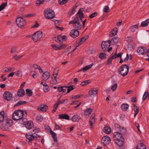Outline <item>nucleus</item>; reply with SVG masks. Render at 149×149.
<instances>
[{"label":"nucleus","instance_id":"obj_1","mask_svg":"<svg viewBox=\"0 0 149 149\" xmlns=\"http://www.w3.org/2000/svg\"><path fill=\"white\" fill-rule=\"evenodd\" d=\"M4 113L3 111L0 113V128L3 130L10 131L11 127L13 124V121L4 116Z\"/></svg>","mask_w":149,"mask_h":149},{"label":"nucleus","instance_id":"obj_2","mask_svg":"<svg viewBox=\"0 0 149 149\" xmlns=\"http://www.w3.org/2000/svg\"><path fill=\"white\" fill-rule=\"evenodd\" d=\"M27 113L20 110H15L12 116L13 119L15 120H18L22 118L23 116H26Z\"/></svg>","mask_w":149,"mask_h":149},{"label":"nucleus","instance_id":"obj_3","mask_svg":"<svg viewBox=\"0 0 149 149\" xmlns=\"http://www.w3.org/2000/svg\"><path fill=\"white\" fill-rule=\"evenodd\" d=\"M129 67L127 65L124 64L120 66L118 70V72L123 76L127 75L129 72Z\"/></svg>","mask_w":149,"mask_h":149},{"label":"nucleus","instance_id":"obj_4","mask_svg":"<svg viewBox=\"0 0 149 149\" xmlns=\"http://www.w3.org/2000/svg\"><path fill=\"white\" fill-rule=\"evenodd\" d=\"M79 19L77 16L75 17L73 20L70 21L69 24H72L73 26L76 29L78 30L81 28V25L79 22Z\"/></svg>","mask_w":149,"mask_h":149},{"label":"nucleus","instance_id":"obj_5","mask_svg":"<svg viewBox=\"0 0 149 149\" xmlns=\"http://www.w3.org/2000/svg\"><path fill=\"white\" fill-rule=\"evenodd\" d=\"M45 17L48 19H52L54 18L55 16L54 11L52 10L46 9L44 10Z\"/></svg>","mask_w":149,"mask_h":149},{"label":"nucleus","instance_id":"obj_6","mask_svg":"<svg viewBox=\"0 0 149 149\" xmlns=\"http://www.w3.org/2000/svg\"><path fill=\"white\" fill-rule=\"evenodd\" d=\"M16 22L17 25L19 27H22L25 26L26 24L25 20L22 17L17 18L16 19Z\"/></svg>","mask_w":149,"mask_h":149},{"label":"nucleus","instance_id":"obj_7","mask_svg":"<svg viewBox=\"0 0 149 149\" xmlns=\"http://www.w3.org/2000/svg\"><path fill=\"white\" fill-rule=\"evenodd\" d=\"M42 32L39 31L36 32L32 35V38L33 41L36 42L42 37Z\"/></svg>","mask_w":149,"mask_h":149},{"label":"nucleus","instance_id":"obj_8","mask_svg":"<svg viewBox=\"0 0 149 149\" xmlns=\"http://www.w3.org/2000/svg\"><path fill=\"white\" fill-rule=\"evenodd\" d=\"M111 42V41L110 40L107 41H103L102 42L101 47L104 52H105L107 49L110 46Z\"/></svg>","mask_w":149,"mask_h":149},{"label":"nucleus","instance_id":"obj_9","mask_svg":"<svg viewBox=\"0 0 149 149\" xmlns=\"http://www.w3.org/2000/svg\"><path fill=\"white\" fill-rule=\"evenodd\" d=\"M34 134H26V136L27 139L28 140V141L29 144L30 145H32V141L34 140L35 137H37V136L33 135Z\"/></svg>","mask_w":149,"mask_h":149},{"label":"nucleus","instance_id":"obj_10","mask_svg":"<svg viewBox=\"0 0 149 149\" xmlns=\"http://www.w3.org/2000/svg\"><path fill=\"white\" fill-rule=\"evenodd\" d=\"M102 143L105 145L109 144L111 141L110 138L107 136H103L102 139Z\"/></svg>","mask_w":149,"mask_h":149},{"label":"nucleus","instance_id":"obj_11","mask_svg":"<svg viewBox=\"0 0 149 149\" xmlns=\"http://www.w3.org/2000/svg\"><path fill=\"white\" fill-rule=\"evenodd\" d=\"M50 76V73L48 71H46L42 74L41 79L45 81L47 80Z\"/></svg>","mask_w":149,"mask_h":149},{"label":"nucleus","instance_id":"obj_12","mask_svg":"<svg viewBox=\"0 0 149 149\" xmlns=\"http://www.w3.org/2000/svg\"><path fill=\"white\" fill-rule=\"evenodd\" d=\"M79 31L76 29H72L70 33V36L73 38H76L79 36Z\"/></svg>","mask_w":149,"mask_h":149},{"label":"nucleus","instance_id":"obj_13","mask_svg":"<svg viewBox=\"0 0 149 149\" xmlns=\"http://www.w3.org/2000/svg\"><path fill=\"white\" fill-rule=\"evenodd\" d=\"M12 96V93L6 91L3 95L4 98L7 100H10Z\"/></svg>","mask_w":149,"mask_h":149},{"label":"nucleus","instance_id":"obj_14","mask_svg":"<svg viewBox=\"0 0 149 149\" xmlns=\"http://www.w3.org/2000/svg\"><path fill=\"white\" fill-rule=\"evenodd\" d=\"M114 139L115 140L120 139H123L122 135L119 132H117L113 134Z\"/></svg>","mask_w":149,"mask_h":149},{"label":"nucleus","instance_id":"obj_15","mask_svg":"<svg viewBox=\"0 0 149 149\" xmlns=\"http://www.w3.org/2000/svg\"><path fill=\"white\" fill-rule=\"evenodd\" d=\"M95 116V114L94 113H93L91 115L90 118L89 123L91 126V128L92 127L93 124L95 122V119L94 118Z\"/></svg>","mask_w":149,"mask_h":149},{"label":"nucleus","instance_id":"obj_16","mask_svg":"<svg viewBox=\"0 0 149 149\" xmlns=\"http://www.w3.org/2000/svg\"><path fill=\"white\" fill-rule=\"evenodd\" d=\"M48 108V107L47 105H42L38 107V110L39 111L45 112Z\"/></svg>","mask_w":149,"mask_h":149},{"label":"nucleus","instance_id":"obj_17","mask_svg":"<svg viewBox=\"0 0 149 149\" xmlns=\"http://www.w3.org/2000/svg\"><path fill=\"white\" fill-rule=\"evenodd\" d=\"M98 90L95 88L92 89L89 92V95L90 96L96 95L98 93Z\"/></svg>","mask_w":149,"mask_h":149},{"label":"nucleus","instance_id":"obj_18","mask_svg":"<svg viewBox=\"0 0 149 149\" xmlns=\"http://www.w3.org/2000/svg\"><path fill=\"white\" fill-rule=\"evenodd\" d=\"M59 118L60 119H65L68 120L69 118V116L66 114H59L58 115Z\"/></svg>","mask_w":149,"mask_h":149},{"label":"nucleus","instance_id":"obj_19","mask_svg":"<svg viewBox=\"0 0 149 149\" xmlns=\"http://www.w3.org/2000/svg\"><path fill=\"white\" fill-rule=\"evenodd\" d=\"M83 10L84 9L83 8H80L79 9L78 13L77 14V15H79V17L81 20H82V19L84 17L83 13H82Z\"/></svg>","mask_w":149,"mask_h":149},{"label":"nucleus","instance_id":"obj_20","mask_svg":"<svg viewBox=\"0 0 149 149\" xmlns=\"http://www.w3.org/2000/svg\"><path fill=\"white\" fill-rule=\"evenodd\" d=\"M57 81L56 79V76H55L54 77L52 78V79L50 82V86L52 87L54 85L56 84Z\"/></svg>","mask_w":149,"mask_h":149},{"label":"nucleus","instance_id":"obj_21","mask_svg":"<svg viewBox=\"0 0 149 149\" xmlns=\"http://www.w3.org/2000/svg\"><path fill=\"white\" fill-rule=\"evenodd\" d=\"M49 129L50 130V132L51 134V135L52 137L53 138L54 141L55 142H57V139L56 137V133L54 132L52 130L51 128H50L49 127Z\"/></svg>","mask_w":149,"mask_h":149},{"label":"nucleus","instance_id":"obj_22","mask_svg":"<svg viewBox=\"0 0 149 149\" xmlns=\"http://www.w3.org/2000/svg\"><path fill=\"white\" fill-rule=\"evenodd\" d=\"M115 143L119 147L122 146H123L124 143V139H120L115 140Z\"/></svg>","mask_w":149,"mask_h":149},{"label":"nucleus","instance_id":"obj_23","mask_svg":"<svg viewBox=\"0 0 149 149\" xmlns=\"http://www.w3.org/2000/svg\"><path fill=\"white\" fill-rule=\"evenodd\" d=\"M80 118V116L79 115L76 114L72 117V120L73 122H78Z\"/></svg>","mask_w":149,"mask_h":149},{"label":"nucleus","instance_id":"obj_24","mask_svg":"<svg viewBox=\"0 0 149 149\" xmlns=\"http://www.w3.org/2000/svg\"><path fill=\"white\" fill-rule=\"evenodd\" d=\"M26 127L28 129H31L33 126V124L31 121L27 122L25 124Z\"/></svg>","mask_w":149,"mask_h":149},{"label":"nucleus","instance_id":"obj_25","mask_svg":"<svg viewBox=\"0 0 149 149\" xmlns=\"http://www.w3.org/2000/svg\"><path fill=\"white\" fill-rule=\"evenodd\" d=\"M118 29L115 27L113 29L110 33L109 36L110 37H113L116 35L117 33Z\"/></svg>","mask_w":149,"mask_h":149},{"label":"nucleus","instance_id":"obj_26","mask_svg":"<svg viewBox=\"0 0 149 149\" xmlns=\"http://www.w3.org/2000/svg\"><path fill=\"white\" fill-rule=\"evenodd\" d=\"M146 50L143 47H139L137 50V52L139 54H145Z\"/></svg>","mask_w":149,"mask_h":149},{"label":"nucleus","instance_id":"obj_27","mask_svg":"<svg viewBox=\"0 0 149 149\" xmlns=\"http://www.w3.org/2000/svg\"><path fill=\"white\" fill-rule=\"evenodd\" d=\"M17 93L18 96L19 97H21L23 96L25 94L24 90L22 88L19 89Z\"/></svg>","mask_w":149,"mask_h":149},{"label":"nucleus","instance_id":"obj_28","mask_svg":"<svg viewBox=\"0 0 149 149\" xmlns=\"http://www.w3.org/2000/svg\"><path fill=\"white\" fill-rule=\"evenodd\" d=\"M88 36L86 35L84 36V37H83L81 38V40L77 46H79L80 45L83 43L88 38Z\"/></svg>","mask_w":149,"mask_h":149},{"label":"nucleus","instance_id":"obj_29","mask_svg":"<svg viewBox=\"0 0 149 149\" xmlns=\"http://www.w3.org/2000/svg\"><path fill=\"white\" fill-rule=\"evenodd\" d=\"M93 65V64L92 63L90 65H86L82 69L80 70H79L78 72L81 71L82 70L84 71H86L89 70L90 69Z\"/></svg>","mask_w":149,"mask_h":149},{"label":"nucleus","instance_id":"obj_30","mask_svg":"<svg viewBox=\"0 0 149 149\" xmlns=\"http://www.w3.org/2000/svg\"><path fill=\"white\" fill-rule=\"evenodd\" d=\"M149 22V19H146L145 21L142 22L140 26L142 27H144L147 26Z\"/></svg>","mask_w":149,"mask_h":149},{"label":"nucleus","instance_id":"obj_31","mask_svg":"<svg viewBox=\"0 0 149 149\" xmlns=\"http://www.w3.org/2000/svg\"><path fill=\"white\" fill-rule=\"evenodd\" d=\"M146 146L142 143H140L137 146L136 149H146Z\"/></svg>","mask_w":149,"mask_h":149},{"label":"nucleus","instance_id":"obj_32","mask_svg":"<svg viewBox=\"0 0 149 149\" xmlns=\"http://www.w3.org/2000/svg\"><path fill=\"white\" fill-rule=\"evenodd\" d=\"M93 109L91 108H88L86 110L84 111V115H88L90 114L92 112Z\"/></svg>","mask_w":149,"mask_h":149},{"label":"nucleus","instance_id":"obj_33","mask_svg":"<svg viewBox=\"0 0 149 149\" xmlns=\"http://www.w3.org/2000/svg\"><path fill=\"white\" fill-rule=\"evenodd\" d=\"M103 131L104 133L109 134L111 132V129L109 127L107 126L104 127Z\"/></svg>","mask_w":149,"mask_h":149},{"label":"nucleus","instance_id":"obj_34","mask_svg":"<svg viewBox=\"0 0 149 149\" xmlns=\"http://www.w3.org/2000/svg\"><path fill=\"white\" fill-rule=\"evenodd\" d=\"M129 107V106L127 104H123L121 105V108L122 109L125 111L127 110Z\"/></svg>","mask_w":149,"mask_h":149},{"label":"nucleus","instance_id":"obj_35","mask_svg":"<svg viewBox=\"0 0 149 149\" xmlns=\"http://www.w3.org/2000/svg\"><path fill=\"white\" fill-rule=\"evenodd\" d=\"M119 131L120 132V133L121 134V135H122V136L125 135L127 132L126 129L124 128V127H122V128H120Z\"/></svg>","mask_w":149,"mask_h":149},{"label":"nucleus","instance_id":"obj_36","mask_svg":"<svg viewBox=\"0 0 149 149\" xmlns=\"http://www.w3.org/2000/svg\"><path fill=\"white\" fill-rule=\"evenodd\" d=\"M138 24L132 26L130 28L131 31L132 32H134L135 31L136 29H138Z\"/></svg>","mask_w":149,"mask_h":149},{"label":"nucleus","instance_id":"obj_37","mask_svg":"<svg viewBox=\"0 0 149 149\" xmlns=\"http://www.w3.org/2000/svg\"><path fill=\"white\" fill-rule=\"evenodd\" d=\"M61 40H62V36L61 35H60L58 36L57 37V39L56 40V41L58 43H59L60 44H62L63 43V42L61 41Z\"/></svg>","mask_w":149,"mask_h":149},{"label":"nucleus","instance_id":"obj_38","mask_svg":"<svg viewBox=\"0 0 149 149\" xmlns=\"http://www.w3.org/2000/svg\"><path fill=\"white\" fill-rule=\"evenodd\" d=\"M26 93L28 95V96H31L33 94V92L32 90L29 89H27L26 90Z\"/></svg>","mask_w":149,"mask_h":149},{"label":"nucleus","instance_id":"obj_39","mask_svg":"<svg viewBox=\"0 0 149 149\" xmlns=\"http://www.w3.org/2000/svg\"><path fill=\"white\" fill-rule=\"evenodd\" d=\"M112 40L113 41V43H116L120 42V40L119 38L117 37H115L113 38Z\"/></svg>","mask_w":149,"mask_h":149},{"label":"nucleus","instance_id":"obj_40","mask_svg":"<svg viewBox=\"0 0 149 149\" xmlns=\"http://www.w3.org/2000/svg\"><path fill=\"white\" fill-rule=\"evenodd\" d=\"M7 5V3H3L0 6V11L3 10Z\"/></svg>","mask_w":149,"mask_h":149},{"label":"nucleus","instance_id":"obj_41","mask_svg":"<svg viewBox=\"0 0 149 149\" xmlns=\"http://www.w3.org/2000/svg\"><path fill=\"white\" fill-rule=\"evenodd\" d=\"M59 104V103H58V102L54 104V109L52 111V112L53 113H54L55 112L57 109Z\"/></svg>","mask_w":149,"mask_h":149},{"label":"nucleus","instance_id":"obj_42","mask_svg":"<svg viewBox=\"0 0 149 149\" xmlns=\"http://www.w3.org/2000/svg\"><path fill=\"white\" fill-rule=\"evenodd\" d=\"M27 102L26 101H19L17 103L15 104V105L14 107H16L18 106H19L20 105H22L24 104H26Z\"/></svg>","mask_w":149,"mask_h":149},{"label":"nucleus","instance_id":"obj_43","mask_svg":"<svg viewBox=\"0 0 149 149\" xmlns=\"http://www.w3.org/2000/svg\"><path fill=\"white\" fill-rule=\"evenodd\" d=\"M30 75L33 77L34 79H36L37 77V75H36V72L34 71H31L30 73Z\"/></svg>","mask_w":149,"mask_h":149},{"label":"nucleus","instance_id":"obj_44","mask_svg":"<svg viewBox=\"0 0 149 149\" xmlns=\"http://www.w3.org/2000/svg\"><path fill=\"white\" fill-rule=\"evenodd\" d=\"M106 55L104 53H101L99 55V58L101 59H104L106 58Z\"/></svg>","mask_w":149,"mask_h":149},{"label":"nucleus","instance_id":"obj_45","mask_svg":"<svg viewBox=\"0 0 149 149\" xmlns=\"http://www.w3.org/2000/svg\"><path fill=\"white\" fill-rule=\"evenodd\" d=\"M65 88H68L67 89V93H69L70 91L73 90L74 89V88H73V86H66L65 87Z\"/></svg>","mask_w":149,"mask_h":149},{"label":"nucleus","instance_id":"obj_46","mask_svg":"<svg viewBox=\"0 0 149 149\" xmlns=\"http://www.w3.org/2000/svg\"><path fill=\"white\" fill-rule=\"evenodd\" d=\"M148 92L147 91H146L144 95H143V99L144 101L147 98V97L148 96Z\"/></svg>","mask_w":149,"mask_h":149},{"label":"nucleus","instance_id":"obj_47","mask_svg":"<svg viewBox=\"0 0 149 149\" xmlns=\"http://www.w3.org/2000/svg\"><path fill=\"white\" fill-rule=\"evenodd\" d=\"M90 82V80H87L85 81H83L81 83V85L82 86H84L86 85H87Z\"/></svg>","mask_w":149,"mask_h":149},{"label":"nucleus","instance_id":"obj_48","mask_svg":"<svg viewBox=\"0 0 149 149\" xmlns=\"http://www.w3.org/2000/svg\"><path fill=\"white\" fill-rule=\"evenodd\" d=\"M145 54L146 55L145 59L149 62V49L146 50Z\"/></svg>","mask_w":149,"mask_h":149},{"label":"nucleus","instance_id":"obj_49","mask_svg":"<svg viewBox=\"0 0 149 149\" xmlns=\"http://www.w3.org/2000/svg\"><path fill=\"white\" fill-rule=\"evenodd\" d=\"M68 0H58V2L60 5H62L66 3Z\"/></svg>","mask_w":149,"mask_h":149},{"label":"nucleus","instance_id":"obj_50","mask_svg":"<svg viewBox=\"0 0 149 149\" xmlns=\"http://www.w3.org/2000/svg\"><path fill=\"white\" fill-rule=\"evenodd\" d=\"M44 2V0H38L36 2L37 5L39 6L40 4H42Z\"/></svg>","mask_w":149,"mask_h":149},{"label":"nucleus","instance_id":"obj_51","mask_svg":"<svg viewBox=\"0 0 149 149\" xmlns=\"http://www.w3.org/2000/svg\"><path fill=\"white\" fill-rule=\"evenodd\" d=\"M58 68H56L54 70V71L53 74V75L54 77L55 76V75H56L55 76H57L58 72Z\"/></svg>","mask_w":149,"mask_h":149},{"label":"nucleus","instance_id":"obj_52","mask_svg":"<svg viewBox=\"0 0 149 149\" xmlns=\"http://www.w3.org/2000/svg\"><path fill=\"white\" fill-rule=\"evenodd\" d=\"M109 7L107 6H106L104 8L103 11L106 13H107L109 12Z\"/></svg>","mask_w":149,"mask_h":149},{"label":"nucleus","instance_id":"obj_53","mask_svg":"<svg viewBox=\"0 0 149 149\" xmlns=\"http://www.w3.org/2000/svg\"><path fill=\"white\" fill-rule=\"evenodd\" d=\"M51 46L52 48L55 50H59V47L57 46L56 45L54 44L52 45Z\"/></svg>","mask_w":149,"mask_h":149},{"label":"nucleus","instance_id":"obj_54","mask_svg":"<svg viewBox=\"0 0 149 149\" xmlns=\"http://www.w3.org/2000/svg\"><path fill=\"white\" fill-rule=\"evenodd\" d=\"M112 59L111 58H109L107 61V63H106V65H110L112 63Z\"/></svg>","mask_w":149,"mask_h":149},{"label":"nucleus","instance_id":"obj_55","mask_svg":"<svg viewBox=\"0 0 149 149\" xmlns=\"http://www.w3.org/2000/svg\"><path fill=\"white\" fill-rule=\"evenodd\" d=\"M118 86L117 84H115L111 87V89L113 91H115Z\"/></svg>","mask_w":149,"mask_h":149},{"label":"nucleus","instance_id":"obj_56","mask_svg":"<svg viewBox=\"0 0 149 149\" xmlns=\"http://www.w3.org/2000/svg\"><path fill=\"white\" fill-rule=\"evenodd\" d=\"M133 107H134V110L135 112L138 113L139 111V108L138 107L136 106L134 104H133Z\"/></svg>","mask_w":149,"mask_h":149},{"label":"nucleus","instance_id":"obj_57","mask_svg":"<svg viewBox=\"0 0 149 149\" xmlns=\"http://www.w3.org/2000/svg\"><path fill=\"white\" fill-rule=\"evenodd\" d=\"M97 15V12H94L93 13L91 14L89 16V17L91 18H93V17H95Z\"/></svg>","mask_w":149,"mask_h":149},{"label":"nucleus","instance_id":"obj_58","mask_svg":"<svg viewBox=\"0 0 149 149\" xmlns=\"http://www.w3.org/2000/svg\"><path fill=\"white\" fill-rule=\"evenodd\" d=\"M36 120L40 121H41L43 120V118L42 116L40 115L37 116L36 117Z\"/></svg>","mask_w":149,"mask_h":149},{"label":"nucleus","instance_id":"obj_59","mask_svg":"<svg viewBox=\"0 0 149 149\" xmlns=\"http://www.w3.org/2000/svg\"><path fill=\"white\" fill-rule=\"evenodd\" d=\"M83 96L82 95H75L74 97H72L71 99H76L78 98H80L81 96Z\"/></svg>","mask_w":149,"mask_h":149},{"label":"nucleus","instance_id":"obj_60","mask_svg":"<svg viewBox=\"0 0 149 149\" xmlns=\"http://www.w3.org/2000/svg\"><path fill=\"white\" fill-rule=\"evenodd\" d=\"M17 48L16 47H13L11 50L10 53H14L17 50Z\"/></svg>","mask_w":149,"mask_h":149},{"label":"nucleus","instance_id":"obj_61","mask_svg":"<svg viewBox=\"0 0 149 149\" xmlns=\"http://www.w3.org/2000/svg\"><path fill=\"white\" fill-rule=\"evenodd\" d=\"M35 14H28L24 15V17H33L35 16Z\"/></svg>","mask_w":149,"mask_h":149},{"label":"nucleus","instance_id":"obj_62","mask_svg":"<svg viewBox=\"0 0 149 149\" xmlns=\"http://www.w3.org/2000/svg\"><path fill=\"white\" fill-rule=\"evenodd\" d=\"M43 89L44 91L45 92H47L49 90V88L48 86L45 87V88H43Z\"/></svg>","mask_w":149,"mask_h":149},{"label":"nucleus","instance_id":"obj_63","mask_svg":"<svg viewBox=\"0 0 149 149\" xmlns=\"http://www.w3.org/2000/svg\"><path fill=\"white\" fill-rule=\"evenodd\" d=\"M115 127L116 129H118L119 130H120V128H122L121 126H120L118 124L116 123L115 124Z\"/></svg>","mask_w":149,"mask_h":149},{"label":"nucleus","instance_id":"obj_64","mask_svg":"<svg viewBox=\"0 0 149 149\" xmlns=\"http://www.w3.org/2000/svg\"><path fill=\"white\" fill-rule=\"evenodd\" d=\"M67 46V45H66L63 44L60 46L59 47V49H62L65 48Z\"/></svg>","mask_w":149,"mask_h":149}]
</instances>
